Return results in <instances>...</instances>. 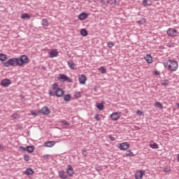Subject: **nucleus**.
Returning <instances> with one entry per match:
<instances>
[{"instance_id":"f257e3e1","label":"nucleus","mask_w":179,"mask_h":179,"mask_svg":"<svg viewBox=\"0 0 179 179\" xmlns=\"http://www.w3.org/2000/svg\"><path fill=\"white\" fill-rule=\"evenodd\" d=\"M29 62V57L23 55L18 58H10L7 62H3V65L6 68H9L10 66H23L25 64Z\"/></svg>"},{"instance_id":"f03ea898","label":"nucleus","mask_w":179,"mask_h":179,"mask_svg":"<svg viewBox=\"0 0 179 179\" xmlns=\"http://www.w3.org/2000/svg\"><path fill=\"white\" fill-rule=\"evenodd\" d=\"M164 66L168 67L169 71L171 72H176V71L178 69V62L176 60H168L166 63H164Z\"/></svg>"},{"instance_id":"7ed1b4c3","label":"nucleus","mask_w":179,"mask_h":179,"mask_svg":"<svg viewBox=\"0 0 179 179\" xmlns=\"http://www.w3.org/2000/svg\"><path fill=\"white\" fill-rule=\"evenodd\" d=\"M49 96H57V97H62L64 96V90L62 89L59 88L55 92L52 90H49L48 92Z\"/></svg>"},{"instance_id":"20e7f679","label":"nucleus","mask_w":179,"mask_h":179,"mask_svg":"<svg viewBox=\"0 0 179 179\" xmlns=\"http://www.w3.org/2000/svg\"><path fill=\"white\" fill-rule=\"evenodd\" d=\"M166 34L169 37H177L178 36V31L173 28H169L166 31Z\"/></svg>"},{"instance_id":"39448f33","label":"nucleus","mask_w":179,"mask_h":179,"mask_svg":"<svg viewBox=\"0 0 179 179\" xmlns=\"http://www.w3.org/2000/svg\"><path fill=\"white\" fill-rule=\"evenodd\" d=\"M59 80H60V82H68L69 83H72V79L69 78V77L65 74H59Z\"/></svg>"},{"instance_id":"423d86ee","label":"nucleus","mask_w":179,"mask_h":179,"mask_svg":"<svg viewBox=\"0 0 179 179\" xmlns=\"http://www.w3.org/2000/svg\"><path fill=\"white\" fill-rule=\"evenodd\" d=\"M120 117H121V113L120 112H115L110 115V118L113 121H118Z\"/></svg>"},{"instance_id":"0eeeda50","label":"nucleus","mask_w":179,"mask_h":179,"mask_svg":"<svg viewBox=\"0 0 179 179\" xmlns=\"http://www.w3.org/2000/svg\"><path fill=\"white\" fill-rule=\"evenodd\" d=\"M130 146L131 145H129V143H128L127 142H124L120 144L119 149H120V150H128Z\"/></svg>"},{"instance_id":"6e6552de","label":"nucleus","mask_w":179,"mask_h":179,"mask_svg":"<svg viewBox=\"0 0 179 179\" xmlns=\"http://www.w3.org/2000/svg\"><path fill=\"white\" fill-rule=\"evenodd\" d=\"M10 85H12V82L9 79H3L1 82V85L3 87H9Z\"/></svg>"},{"instance_id":"1a4fd4ad","label":"nucleus","mask_w":179,"mask_h":179,"mask_svg":"<svg viewBox=\"0 0 179 179\" xmlns=\"http://www.w3.org/2000/svg\"><path fill=\"white\" fill-rule=\"evenodd\" d=\"M38 113H41V114H43V115H48V114H50L51 111L50 110V109H48V107L44 106Z\"/></svg>"},{"instance_id":"9d476101","label":"nucleus","mask_w":179,"mask_h":179,"mask_svg":"<svg viewBox=\"0 0 179 179\" xmlns=\"http://www.w3.org/2000/svg\"><path fill=\"white\" fill-rule=\"evenodd\" d=\"M66 173L69 177H73V174L75 172L73 171V168L71 165H68Z\"/></svg>"},{"instance_id":"9b49d317","label":"nucleus","mask_w":179,"mask_h":179,"mask_svg":"<svg viewBox=\"0 0 179 179\" xmlns=\"http://www.w3.org/2000/svg\"><path fill=\"white\" fill-rule=\"evenodd\" d=\"M78 80L80 85H85L86 83V80H87V78H86L85 75H81V76L79 77Z\"/></svg>"},{"instance_id":"f8f14e48","label":"nucleus","mask_w":179,"mask_h":179,"mask_svg":"<svg viewBox=\"0 0 179 179\" xmlns=\"http://www.w3.org/2000/svg\"><path fill=\"white\" fill-rule=\"evenodd\" d=\"M49 57L50 58H54L55 57H58V51L57 50H52L49 52Z\"/></svg>"},{"instance_id":"ddd939ff","label":"nucleus","mask_w":179,"mask_h":179,"mask_svg":"<svg viewBox=\"0 0 179 179\" xmlns=\"http://www.w3.org/2000/svg\"><path fill=\"white\" fill-rule=\"evenodd\" d=\"M143 176H145V172L140 171L135 173V178L136 179H142V177H143Z\"/></svg>"},{"instance_id":"4468645a","label":"nucleus","mask_w":179,"mask_h":179,"mask_svg":"<svg viewBox=\"0 0 179 179\" xmlns=\"http://www.w3.org/2000/svg\"><path fill=\"white\" fill-rule=\"evenodd\" d=\"M58 176L59 178L66 179L68 176H66V173L64 171H59L58 173Z\"/></svg>"},{"instance_id":"2eb2a0df","label":"nucleus","mask_w":179,"mask_h":179,"mask_svg":"<svg viewBox=\"0 0 179 179\" xmlns=\"http://www.w3.org/2000/svg\"><path fill=\"white\" fill-rule=\"evenodd\" d=\"M24 174L26 176H33L34 174V171L31 168H28L24 172Z\"/></svg>"},{"instance_id":"dca6fc26","label":"nucleus","mask_w":179,"mask_h":179,"mask_svg":"<svg viewBox=\"0 0 179 179\" xmlns=\"http://www.w3.org/2000/svg\"><path fill=\"white\" fill-rule=\"evenodd\" d=\"M87 13H81L79 15H78V19L80 20H85V19H87Z\"/></svg>"},{"instance_id":"f3484780","label":"nucleus","mask_w":179,"mask_h":179,"mask_svg":"<svg viewBox=\"0 0 179 179\" xmlns=\"http://www.w3.org/2000/svg\"><path fill=\"white\" fill-rule=\"evenodd\" d=\"M68 66H69V68H71V69L75 70L76 69V65L73 63V61L72 60H69L68 62Z\"/></svg>"},{"instance_id":"a211bd4d","label":"nucleus","mask_w":179,"mask_h":179,"mask_svg":"<svg viewBox=\"0 0 179 179\" xmlns=\"http://www.w3.org/2000/svg\"><path fill=\"white\" fill-rule=\"evenodd\" d=\"M104 101H101V103H97L96 104V107L98 108V110H99V111H101L103 110V108H104Z\"/></svg>"},{"instance_id":"6ab92c4d","label":"nucleus","mask_w":179,"mask_h":179,"mask_svg":"<svg viewBox=\"0 0 179 179\" xmlns=\"http://www.w3.org/2000/svg\"><path fill=\"white\" fill-rule=\"evenodd\" d=\"M55 145V141H47L45 143V146L46 148H52Z\"/></svg>"},{"instance_id":"aec40b11","label":"nucleus","mask_w":179,"mask_h":179,"mask_svg":"<svg viewBox=\"0 0 179 179\" xmlns=\"http://www.w3.org/2000/svg\"><path fill=\"white\" fill-rule=\"evenodd\" d=\"M26 151L28 152V153H33V152H34V145L27 146Z\"/></svg>"},{"instance_id":"412c9836","label":"nucleus","mask_w":179,"mask_h":179,"mask_svg":"<svg viewBox=\"0 0 179 179\" xmlns=\"http://www.w3.org/2000/svg\"><path fill=\"white\" fill-rule=\"evenodd\" d=\"M145 59L147 64H152V56L149 54L146 55V56L145 57Z\"/></svg>"},{"instance_id":"4be33fe9","label":"nucleus","mask_w":179,"mask_h":179,"mask_svg":"<svg viewBox=\"0 0 179 179\" xmlns=\"http://www.w3.org/2000/svg\"><path fill=\"white\" fill-rule=\"evenodd\" d=\"M80 34L81 36H83V37H86L89 33L87 32V30L85 29H82L80 30Z\"/></svg>"},{"instance_id":"5701e85b","label":"nucleus","mask_w":179,"mask_h":179,"mask_svg":"<svg viewBox=\"0 0 179 179\" xmlns=\"http://www.w3.org/2000/svg\"><path fill=\"white\" fill-rule=\"evenodd\" d=\"M155 106L157 107V108H160V110H163V105L159 101H156L155 103Z\"/></svg>"},{"instance_id":"b1692460","label":"nucleus","mask_w":179,"mask_h":179,"mask_svg":"<svg viewBox=\"0 0 179 179\" xmlns=\"http://www.w3.org/2000/svg\"><path fill=\"white\" fill-rule=\"evenodd\" d=\"M126 156H127V157H134V152L129 150L126 151Z\"/></svg>"},{"instance_id":"393cba45","label":"nucleus","mask_w":179,"mask_h":179,"mask_svg":"<svg viewBox=\"0 0 179 179\" xmlns=\"http://www.w3.org/2000/svg\"><path fill=\"white\" fill-rule=\"evenodd\" d=\"M150 148L152 149H159V145H157L156 143H150Z\"/></svg>"},{"instance_id":"a878e982","label":"nucleus","mask_w":179,"mask_h":179,"mask_svg":"<svg viewBox=\"0 0 179 179\" xmlns=\"http://www.w3.org/2000/svg\"><path fill=\"white\" fill-rule=\"evenodd\" d=\"M0 61H1L2 62H4V61H6V55L1 53Z\"/></svg>"},{"instance_id":"bb28decb","label":"nucleus","mask_w":179,"mask_h":179,"mask_svg":"<svg viewBox=\"0 0 179 179\" xmlns=\"http://www.w3.org/2000/svg\"><path fill=\"white\" fill-rule=\"evenodd\" d=\"M49 25L48 20L47 19L44 18L42 20V26H45V27H48Z\"/></svg>"},{"instance_id":"cd10ccee","label":"nucleus","mask_w":179,"mask_h":179,"mask_svg":"<svg viewBox=\"0 0 179 179\" xmlns=\"http://www.w3.org/2000/svg\"><path fill=\"white\" fill-rule=\"evenodd\" d=\"M99 72H101V73L104 74V73H107V70L106 69V68H104V66H101L99 69Z\"/></svg>"},{"instance_id":"c85d7f7f","label":"nucleus","mask_w":179,"mask_h":179,"mask_svg":"<svg viewBox=\"0 0 179 179\" xmlns=\"http://www.w3.org/2000/svg\"><path fill=\"white\" fill-rule=\"evenodd\" d=\"M107 3L109 5H117V0H107Z\"/></svg>"},{"instance_id":"c756f323","label":"nucleus","mask_w":179,"mask_h":179,"mask_svg":"<svg viewBox=\"0 0 179 179\" xmlns=\"http://www.w3.org/2000/svg\"><path fill=\"white\" fill-rule=\"evenodd\" d=\"M74 97L75 99H80V97H82V94L80 92H76L74 93Z\"/></svg>"},{"instance_id":"7c9ffc66","label":"nucleus","mask_w":179,"mask_h":179,"mask_svg":"<svg viewBox=\"0 0 179 179\" xmlns=\"http://www.w3.org/2000/svg\"><path fill=\"white\" fill-rule=\"evenodd\" d=\"M137 23H138V24H145V23H146V19L143 17L140 19V20H138Z\"/></svg>"},{"instance_id":"2f4dec72","label":"nucleus","mask_w":179,"mask_h":179,"mask_svg":"<svg viewBox=\"0 0 179 179\" xmlns=\"http://www.w3.org/2000/svg\"><path fill=\"white\" fill-rule=\"evenodd\" d=\"M64 101H71V95L70 94H66L64 96Z\"/></svg>"},{"instance_id":"473e14b6","label":"nucleus","mask_w":179,"mask_h":179,"mask_svg":"<svg viewBox=\"0 0 179 179\" xmlns=\"http://www.w3.org/2000/svg\"><path fill=\"white\" fill-rule=\"evenodd\" d=\"M21 19H30V15L27 13H24L21 15Z\"/></svg>"},{"instance_id":"72a5a7b5","label":"nucleus","mask_w":179,"mask_h":179,"mask_svg":"<svg viewBox=\"0 0 179 179\" xmlns=\"http://www.w3.org/2000/svg\"><path fill=\"white\" fill-rule=\"evenodd\" d=\"M161 85H162V86H169V80H162Z\"/></svg>"},{"instance_id":"f704fd0d","label":"nucleus","mask_w":179,"mask_h":179,"mask_svg":"<svg viewBox=\"0 0 179 179\" xmlns=\"http://www.w3.org/2000/svg\"><path fill=\"white\" fill-rule=\"evenodd\" d=\"M52 90H57V89H59L58 87V84L57 83H54L52 85Z\"/></svg>"},{"instance_id":"c9c22d12","label":"nucleus","mask_w":179,"mask_h":179,"mask_svg":"<svg viewBox=\"0 0 179 179\" xmlns=\"http://www.w3.org/2000/svg\"><path fill=\"white\" fill-rule=\"evenodd\" d=\"M107 45L108 48H113V47H114V43H113L112 41H109L107 43Z\"/></svg>"},{"instance_id":"e433bc0d","label":"nucleus","mask_w":179,"mask_h":179,"mask_svg":"<svg viewBox=\"0 0 179 179\" xmlns=\"http://www.w3.org/2000/svg\"><path fill=\"white\" fill-rule=\"evenodd\" d=\"M143 6H150V5H152V3L148 4V0H143Z\"/></svg>"},{"instance_id":"4c0bfd02","label":"nucleus","mask_w":179,"mask_h":179,"mask_svg":"<svg viewBox=\"0 0 179 179\" xmlns=\"http://www.w3.org/2000/svg\"><path fill=\"white\" fill-rule=\"evenodd\" d=\"M11 118H13L14 120L19 118V114L14 113V114L11 115Z\"/></svg>"},{"instance_id":"58836bf2","label":"nucleus","mask_w":179,"mask_h":179,"mask_svg":"<svg viewBox=\"0 0 179 179\" xmlns=\"http://www.w3.org/2000/svg\"><path fill=\"white\" fill-rule=\"evenodd\" d=\"M24 160L29 162V160H30V156H29V155H24Z\"/></svg>"},{"instance_id":"ea45409f","label":"nucleus","mask_w":179,"mask_h":179,"mask_svg":"<svg viewBox=\"0 0 179 179\" xmlns=\"http://www.w3.org/2000/svg\"><path fill=\"white\" fill-rule=\"evenodd\" d=\"M61 124H63V125H69V123L66 120H62Z\"/></svg>"},{"instance_id":"a19ab883","label":"nucleus","mask_w":179,"mask_h":179,"mask_svg":"<svg viewBox=\"0 0 179 179\" xmlns=\"http://www.w3.org/2000/svg\"><path fill=\"white\" fill-rule=\"evenodd\" d=\"M108 138L110 139V141H111V142H114V141H115V138H114L111 135L108 136Z\"/></svg>"},{"instance_id":"79ce46f5","label":"nucleus","mask_w":179,"mask_h":179,"mask_svg":"<svg viewBox=\"0 0 179 179\" xmlns=\"http://www.w3.org/2000/svg\"><path fill=\"white\" fill-rule=\"evenodd\" d=\"M20 152H26V148L23 147V146H20Z\"/></svg>"},{"instance_id":"37998d69","label":"nucleus","mask_w":179,"mask_h":179,"mask_svg":"<svg viewBox=\"0 0 179 179\" xmlns=\"http://www.w3.org/2000/svg\"><path fill=\"white\" fill-rule=\"evenodd\" d=\"M94 118L96 121H100V117H99V114L95 115Z\"/></svg>"},{"instance_id":"c03bdc74","label":"nucleus","mask_w":179,"mask_h":179,"mask_svg":"<svg viewBox=\"0 0 179 179\" xmlns=\"http://www.w3.org/2000/svg\"><path fill=\"white\" fill-rule=\"evenodd\" d=\"M31 115H34V117H37V113L34 112V110L31 111Z\"/></svg>"},{"instance_id":"a18cd8bd","label":"nucleus","mask_w":179,"mask_h":179,"mask_svg":"<svg viewBox=\"0 0 179 179\" xmlns=\"http://www.w3.org/2000/svg\"><path fill=\"white\" fill-rule=\"evenodd\" d=\"M82 153L83 156H87V152H86V150H83Z\"/></svg>"},{"instance_id":"49530a36","label":"nucleus","mask_w":179,"mask_h":179,"mask_svg":"<svg viewBox=\"0 0 179 179\" xmlns=\"http://www.w3.org/2000/svg\"><path fill=\"white\" fill-rule=\"evenodd\" d=\"M164 173H169V171H170V169L169 168H164Z\"/></svg>"},{"instance_id":"de8ad7c7","label":"nucleus","mask_w":179,"mask_h":179,"mask_svg":"<svg viewBox=\"0 0 179 179\" xmlns=\"http://www.w3.org/2000/svg\"><path fill=\"white\" fill-rule=\"evenodd\" d=\"M136 113H137V115H142V111L139 110H137Z\"/></svg>"},{"instance_id":"09e8293b","label":"nucleus","mask_w":179,"mask_h":179,"mask_svg":"<svg viewBox=\"0 0 179 179\" xmlns=\"http://www.w3.org/2000/svg\"><path fill=\"white\" fill-rule=\"evenodd\" d=\"M100 1L101 4L106 5V0H100Z\"/></svg>"},{"instance_id":"8fccbe9b","label":"nucleus","mask_w":179,"mask_h":179,"mask_svg":"<svg viewBox=\"0 0 179 179\" xmlns=\"http://www.w3.org/2000/svg\"><path fill=\"white\" fill-rule=\"evenodd\" d=\"M3 149V145L0 144V150H2Z\"/></svg>"},{"instance_id":"3c124183","label":"nucleus","mask_w":179,"mask_h":179,"mask_svg":"<svg viewBox=\"0 0 179 179\" xmlns=\"http://www.w3.org/2000/svg\"><path fill=\"white\" fill-rule=\"evenodd\" d=\"M50 157V155H44L43 156V157L45 158V159H47V157Z\"/></svg>"},{"instance_id":"603ef678","label":"nucleus","mask_w":179,"mask_h":179,"mask_svg":"<svg viewBox=\"0 0 179 179\" xmlns=\"http://www.w3.org/2000/svg\"><path fill=\"white\" fill-rule=\"evenodd\" d=\"M42 69H43V71H46L47 68H46L45 66H42Z\"/></svg>"},{"instance_id":"864d4df0","label":"nucleus","mask_w":179,"mask_h":179,"mask_svg":"<svg viewBox=\"0 0 179 179\" xmlns=\"http://www.w3.org/2000/svg\"><path fill=\"white\" fill-rule=\"evenodd\" d=\"M155 75H159V72L158 71H155Z\"/></svg>"},{"instance_id":"5fc2aeb1","label":"nucleus","mask_w":179,"mask_h":179,"mask_svg":"<svg viewBox=\"0 0 179 179\" xmlns=\"http://www.w3.org/2000/svg\"><path fill=\"white\" fill-rule=\"evenodd\" d=\"M178 162H179V154L178 155Z\"/></svg>"},{"instance_id":"6e6d98bb","label":"nucleus","mask_w":179,"mask_h":179,"mask_svg":"<svg viewBox=\"0 0 179 179\" xmlns=\"http://www.w3.org/2000/svg\"><path fill=\"white\" fill-rule=\"evenodd\" d=\"M154 1H159V0H154Z\"/></svg>"}]
</instances>
